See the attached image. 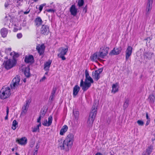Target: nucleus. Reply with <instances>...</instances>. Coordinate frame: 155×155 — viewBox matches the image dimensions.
<instances>
[{
  "instance_id": "obj_24",
  "label": "nucleus",
  "mask_w": 155,
  "mask_h": 155,
  "mask_svg": "<svg viewBox=\"0 0 155 155\" xmlns=\"http://www.w3.org/2000/svg\"><path fill=\"white\" fill-rule=\"evenodd\" d=\"M112 92L114 93H115L118 91V85L117 83L113 84L112 86Z\"/></svg>"
},
{
  "instance_id": "obj_25",
  "label": "nucleus",
  "mask_w": 155,
  "mask_h": 155,
  "mask_svg": "<svg viewBox=\"0 0 155 155\" xmlns=\"http://www.w3.org/2000/svg\"><path fill=\"white\" fill-rule=\"evenodd\" d=\"M68 129V127L67 125L64 126L60 130V134L61 135H63L64 133Z\"/></svg>"
},
{
  "instance_id": "obj_52",
  "label": "nucleus",
  "mask_w": 155,
  "mask_h": 155,
  "mask_svg": "<svg viewBox=\"0 0 155 155\" xmlns=\"http://www.w3.org/2000/svg\"><path fill=\"white\" fill-rule=\"evenodd\" d=\"M95 155H102V154L98 152Z\"/></svg>"
},
{
  "instance_id": "obj_58",
  "label": "nucleus",
  "mask_w": 155,
  "mask_h": 155,
  "mask_svg": "<svg viewBox=\"0 0 155 155\" xmlns=\"http://www.w3.org/2000/svg\"><path fill=\"white\" fill-rule=\"evenodd\" d=\"M38 0H34V2H36L38 1Z\"/></svg>"
},
{
  "instance_id": "obj_7",
  "label": "nucleus",
  "mask_w": 155,
  "mask_h": 155,
  "mask_svg": "<svg viewBox=\"0 0 155 155\" xmlns=\"http://www.w3.org/2000/svg\"><path fill=\"white\" fill-rule=\"evenodd\" d=\"M68 50V48H65L63 47L60 48L59 49V51L60 52V53L58 54V56L61 58L63 60H65L66 58L64 57V55L66 54Z\"/></svg>"
},
{
  "instance_id": "obj_14",
  "label": "nucleus",
  "mask_w": 155,
  "mask_h": 155,
  "mask_svg": "<svg viewBox=\"0 0 155 155\" xmlns=\"http://www.w3.org/2000/svg\"><path fill=\"white\" fill-rule=\"evenodd\" d=\"M45 48V46L43 44L41 45H39L37 46L36 49L39 54L41 55L44 53Z\"/></svg>"
},
{
  "instance_id": "obj_10",
  "label": "nucleus",
  "mask_w": 155,
  "mask_h": 155,
  "mask_svg": "<svg viewBox=\"0 0 155 155\" xmlns=\"http://www.w3.org/2000/svg\"><path fill=\"white\" fill-rule=\"evenodd\" d=\"M153 2V0H148L146 10V14L147 15H148L150 12Z\"/></svg>"
},
{
  "instance_id": "obj_4",
  "label": "nucleus",
  "mask_w": 155,
  "mask_h": 155,
  "mask_svg": "<svg viewBox=\"0 0 155 155\" xmlns=\"http://www.w3.org/2000/svg\"><path fill=\"white\" fill-rule=\"evenodd\" d=\"M97 108V107L93 106L90 112L87 124L89 126H92L96 115Z\"/></svg>"
},
{
  "instance_id": "obj_34",
  "label": "nucleus",
  "mask_w": 155,
  "mask_h": 155,
  "mask_svg": "<svg viewBox=\"0 0 155 155\" xmlns=\"http://www.w3.org/2000/svg\"><path fill=\"white\" fill-rule=\"evenodd\" d=\"M45 3H44L43 4H42L40 5V6L39 8V10L40 11V12H41V11L42 10L44 6H45L46 5Z\"/></svg>"
},
{
  "instance_id": "obj_59",
  "label": "nucleus",
  "mask_w": 155,
  "mask_h": 155,
  "mask_svg": "<svg viewBox=\"0 0 155 155\" xmlns=\"http://www.w3.org/2000/svg\"><path fill=\"white\" fill-rule=\"evenodd\" d=\"M48 72H46L45 73V74H48Z\"/></svg>"
},
{
  "instance_id": "obj_64",
  "label": "nucleus",
  "mask_w": 155,
  "mask_h": 155,
  "mask_svg": "<svg viewBox=\"0 0 155 155\" xmlns=\"http://www.w3.org/2000/svg\"><path fill=\"white\" fill-rule=\"evenodd\" d=\"M18 1H17V3H18Z\"/></svg>"
},
{
  "instance_id": "obj_55",
  "label": "nucleus",
  "mask_w": 155,
  "mask_h": 155,
  "mask_svg": "<svg viewBox=\"0 0 155 155\" xmlns=\"http://www.w3.org/2000/svg\"><path fill=\"white\" fill-rule=\"evenodd\" d=\"M8 50H9V51H11V48H8Z\"/></svg>"
},
{
  "instance_id": "obj_47",
  "label": "nucleus",
  "mask_w": 155,
  "mask_h": 155,
  "mask_svg": "<svg viewBox=\"0 0 155 155\" xmlns=\"http://www.w3.org/2000/svg\"><path fill=\"white\" fill-rule=\"evenodd\" d=\"M146 117L147 119V120H150V118H149V116H148V113L146 112Z\"/></svg>"
},
{
  "instance_id": "obj_44",
  "label": "nucleus",
  "mask_w": 155,
  "mask_h": 155,
  "mask_svg": "<svg viewBox=\"0 0 155 155\" xmlns=\"http://www.w3.org/2000/svg\"><path fill=\"white\" fill-rule=\"evenodd\" d=\"M54 95H52V94H51V95L49 99L50 100H51V101H52L53 99L54 98Z\"/></svg>"
},
{
  "instance_id": "obj_56",
  "label": "nucleus",
  "mask_w": 155,
  "mask_h": 155,
  "mask_svg": "<svg viewBox=\"0 0 155 155\" xmlns=\"http://www.w3.org/2000/svg\"><path fill=\"white\" fill-rule=\"evenodd\" d=\"M15 154L16 155H19V154L17 152L15 153Z\"/></svg>"
},
{
  "instance_id": "obj_28",
  "label": "nucleus",
  "mask_w": 155,
  "mask_h": 155,
  "mask_svg": "<svg viewBox=\"0 0 155 155\" xmlns=\"http://www.w3.org/2000/svg\"><path fill=\"white\" fill-rule=\"evenodd\" d=\"M18 122L16 120H14L12 123V129L13 130H15L18 126Z\"/></svg>"
},
{
  "instance_id": "obj_1",
  "label": "nucleus",
  "mask_w": 155,
  "mask_h": 155,
  "mask_svg": "<svg viewBox=\"0 0 155 155\" xmlns=\"http://www.w3.org/2000/svg\"><path fill=\"white\" fill-rule=\"evenodd\" d=\"M74 135L72 134H68L65 140L63 141L62 139L58 140L59 142L58 147H60L61 150L65 149L66 151H68L71 148L73 144Z\"/></svg>"
},
{
  "instance_id": "obj_16",
  "label": "nucleus",
  "mask_w": 155,
  "mask_h": 155,
  "mask_svg": "<svg viewBox=\"0 0 155 155\" xmlns=\"http://www.w3.org/2000/svg\"><path fill=\"white\" fill-rule=\"evenodd\" d=\"M52 116H50L48 118V121H47V120H44L42 124L44 126L49 127L50 126L52 123Z\"/></svg>"
},
{
  "instance_id": "obj_9",
  "label": "nucleus",
  "mask_w": 155,
  "mask_h": 155,
  "mask_svg": "<svg viewBox=\"0 0 155 155\" xmlns=\"http://www.w3.org/2000/svg\"><path fill=\"white\" fill-rule=\"evenodd\" d=\"M49 32V27L47 25H43L40 29V33L44 35H47Z\"/></svg>"
},
{
  "instance_id": "obj_5",
  "label": "nucleus",
  "mask_w": 155,
  "mask_h": 155,
  "mask_svg": "<svg viewBox=\"0 0 155 155\" xmlns=\"http://www.w3.org/2000/svg\"><path fill=\"white\" fill-rule=\"evenodd\" d=\"M11 94L10 88L7 86L2 87L0 91V98L2 100L6 99L9 97Z\"/></svg>"
},
{
  "instance_id": "obj_43",
  "label": "nucleus",
  "mask_w": 155,
  "mask_h": 155,
  "mask_svg": "<svg viewBox=\"0 0 155 155\" xmlns=\"http://www.w3.org/2000/svg\"><path fill=\"white\" fill-rule=\"evenodd\" d=\"M41 118H42V117H41V116H39V117L37 120V122H38V123H40V122H41Z\"/></svg>"
},
{
  "instance_id": "obj_53",
  "label": "nucleus",
  "mask_w": 155,
  "mask_h": 155,
  "mask_svg": "<svg viewBox=\"0 0 155 155\" xmlns=\"http://www.w3.org/2000/svg\"><path fill=\"white\" fill-rule=\"evenodd\" d=\"M106 47H104V49H103V50H101V51H104V52H105V51H104V50H105V49L106 48Z\"/></svg>"
},
{
  "instance_id": "obj_41",
  "label": "nucleus",
  "mask_w": 155,
  "mask_h": 155,
  "mask_svg": "<svg viewBox=\"0 0 155 155\" xmlns=\"http://www.w3.org/2000/svg\"><path fill=\"white\" fill-rule=\"evenodd\" d=\"M74 115L75 118H77L79 115L78 112V111H76V112L74 113Z\"/></svg>"
},
{
  "instance_id": "obj_12",
  "label": "nucleus",
  "mask_w": 155,
  "mask_h": 155,
  "mask_svg": "<svg viewBox=\"0 0 155 155\" xmlns=\"http://www.w3.org/2000/svg\"><path fill=\"white\" fill-rule=\"evenodd\" d=\"M133 48L130 46H128L125 51L126 60L127 61L132 53Z\"/></svg>"
},
{
  "instance_id": "obj_3",
  "label": "nucleus",
  "mask_w": 155,
  "mask_h": 155,
  "mask_svg": "<svg viewBox=\"0 0 155 155\" xmlns=\"http://www.w3.org/2000/svg\"><path fill=\"white\" fill-rule=\"evenodd\" d=\"M93 82L94 81L92 78L91 77H89L87 78H86L84 82L83 81V79L81 80L80 86L82 87V89L85 91L90 87L91 83H93Z\"/></svg>"
},
{
  "instance_id": "obj_27",
  "label": "nucleus",
  "mask_w": 155,
  "mask_h": 155,
  "mask_svg": "<svg viewBox=\"0 0 155 155\" xmlns=\"http://www.w3.org/2000/svg\"><path fill=\"white\" fill-rule=\"evenodd\" d=\"M28 101H26V103L25 104L24 106H23L22 107V110L21 112V113H22L23 112L24 113H25L27 112L28 107Z\"/></svg>"
},
{
  "instance_id": "obj_20",
  "label": "nucleus",
  "mask_w": 155,
  "mask_h": 155,
  "mask_svg": "<svg viewBox=\"0 0 155 155\" xmlns=\"http://www.w3.org/2000/svg\"><path fill=\"white\" fill-rule=\"evenodd\" d=\"M22 71H24V73L25 76L27 78H29L30 75V68L28 67H26L24 69H22Z\"/></svg>"
},
{
  "instance_id": "obj_61",
  "label": "nucleus",
  "mask_w": 155,
  "mask_h": 155,
  "mask_svg": "<svg viewBox=\"0 0 155 155\" xmlns=\"http://www.w3.org/2000/svg\"><path fill=\"white\" fill-rule=\"evenodd\" d=\"M5 7H7V5H5Z\"/></svg>"
},
{
  "instance_id": "obj_15",
  "label": "nucleus",
  "mask_w": 155,
  "mask_h": 155,
  "mask_svg": "<svg viewBox=\"0 0 155 155\" xmlns=\"http://www.w3.org/2000/svg\"><path fill=\"white\" fill-rule=\"evenodd\" d=\"M70 12L71 15L75 16L78 13V9L76 8L75 5H71L70 8Z\"/></svg>"
},
{
  "instance_id": "obj_40",
  "label": "nucleus",
  "mask_w": 155,
  "mask_h": 155,
  "mask_svg": "<svg viewBox=\"0 0 155 155\" xmlns=\"http://www.w3.org/2000/svg\"><path fill=\"white\" fill-rule=\"evenodd\" d=\"M47 11L48 12H51L53 13L55 11V10H54L53 9H49L47 10Z\"/></svg>"
},
{
  "instance_id": "obj_17",
  "label": "nucleus",
  "mask_w": 155,
  "mask_h": 155,
  "mask_svg": "<svg viewBox=\"0 0 155 155\" xmlns=\"http://www.w3.org/2000/svg\"><path fill=\"white\" fill-rule=\"evenodd\" d=\"M153 148L152 146H149L146 149V151L144 152L141 155H150L152 152Z\"/></svg>"
},
{
  "instance_id": "obj_36",
  "label": "nucleus",
  "mask_w": 155,
  "mask_h": 155,
  "mask_svg": "<svg viewBox=\"0 0 155 155\" xmlns=\"http://www.w3.org/2000/svg\"><path fill=\"white\" fill-rule=\"evenodd\" d=\"M85 78H87L89 77H90L89 75L88 72L87 70H86L85 71Z\"/></svg>"
},
{
  "instance_id": "obj_42",
  "label": "nucleus",
  "mask_w": 155,
  "mask_h": 155,
  "mask_svg": "<svg viewBox=\"0 0 155 155\" xmlns=\"http://www.w3.org/2000/svg\"><path fill=\"white\" fill-rule=\"evenodd\" d=\"M39 147V145H38V143H37L35 146L34 150H37V151H38Z\"/></svg>"
},
{
  "instance_id": "obj_30",
  "label": "nucleus",
  "mask_w": 155,
  "mask_h": 155,
  "mask_svg": "<svg viewBox=\"0 0 155 155\" xmlns=\"http://www.w3.org/2000/svg\"><path fill=\"white\" fill-rule=\"evenodd\" d=\"M46 113V111H45V110H41L40 111L39 116H41L42 118H43L44 117Z\"/></svg>"
},
{
  "instance_id": "obj_57",
  "label": "nucleus",
  "mask_w": 155,
  "mask_h": 155,
  "mask_svg": "<svg viewBox=\"0 0 155 155\" xmlns=\"http://www.w3.org/2000/svg\"><path fill=\"white\" fill-rule=\"evenodd\" d=\"M12 151H13L14 150V148H13L12 149Z\"/></svg>"
},
{
  "instance_id": "obj_54",
  "label": "nucleus",
  "mask_w": 155,
  "mask_h": 155,
  "mask_svg": "<svg viewBox=\"0 0 155 155\" xmlns=\"http://www.w3.org/2000/svg\"><path fill=\"white\" fill-rule=\"evenodd\" d=\"M149 39L150 40H151V39H150V37H147L146 40H147L148 39Z\"/></svg>"
},
{
  "instance_id": "obj_13",
  "label": "nucleus",
  "mask_w": 155,
  "mask_h": 155,
  "mask_svg": "<svg viewBox=\"0 0 155 155\" xmlns=\"http://www.w3.org/2000/svg\"><path fill=\"white\" fill-rule=\"evenodd\" d=\"M121 50L122 48L120 47L118 48H114L109 53V55H117L120 53Z\"/></svg>"
},
{
  "instance_id": "obj_32",
  "label": "nucleus",
  "mask_w": 155,
  "mask_h": 155,
  "mask_svg": "<svg viewBox=\"0 0 155 155\" xmlns=\"http://www.w3.org/2000/svg\"><path fill=\"white\" fill-rule=\"evenodd\" d=\"M129 100L128 99H126L124 105V107L125 108L127 107L129 104Z\"/></svg>"
},
{
  "instance_id": "obj_45",
  "label": "nucleus",
  "mask_w": 155,
  "mask_h": 155,
  "mask_svg": "<svg viewBox=\"0 0 155 155\" xmlns=\"http://www.w3.org/2000/svg\"><path fill=\"white\" fill-rule=\"evenodd\" d=\"M83 11L85 13H86L87 12V5H86L83 9Z\"/></svg>"
},
{
  "instance_id": "obj_48",
  "label": "nucleus",
  "mask_w": 155,
  "mask_h": 155,
  "mask_svg": "<svg viewBox=\"0 0 155 155\" xmlns=\"http://www.w3.org/2000/svg\"><path fill=\"white\" fill-rule=\"evenodd\" d=\"M38 151H37V150H34L33 155H37Z\"/></svg>"
},
{
  "instance_id": "obj_26",
  "label": "nucleus",
  "mask_w": 155,
  "mask_h": 155,
  "mask_svg": "<svg viewBox=\"0 0 155 155\" xmlns=\"http://www.w3.org/2000/svg\"><path fill=\"white\" fill-rule=\"evenodd\" d=\"M35 22L36 25L38 26H40L41 25L42 23V21L40 17H38L35 19Z\"/></svg>"
},
{
  "instance_id": "obj_19",
  "label": "nucleus",
  "mask_w": 155,
  "mask_h": 155,
  "mask_svg": "<svg viewBox=\"0 0 155 155\" xmlns=\"http://www.w3.org/2000/svg\"><path fill=\"white\" fill-rule=\"evenodd\" d=\"M80 90V88L78 85H76L74 86L73 89V95L74 97L78 94Z\"/></svg>"
},
{
  "instance_id": "obj_8",
  "label": "nucleus",
  "mask_w": 155,
  "mask_h": 155,
  "mask_svg": "<svg viewBox=\"0 0 155 155\" xmlns=\"http://www.w3.org/2000/svg\"><path fill=\"white\" fill-rule=\"evenodd\" d=\"M5 68L7 70L9 69L14 66V61L11 59H9L3 63Z\"/></svg>"
},
{
  "instance_id": "obj_11",
  "label": "nucleus",
  "mask_w": 155,
  "mask_h": 155,
  "mask_svg": "<svg viewBox=\"0 0 155 155\" xmlns=\"http://www.w3.org/2000/svg\"><path fill=\"white\" fill-rule=\"evenodd\" d=\"M103 69L102 68H99L98 70H96L94 73H93V77L97 81L100 78V74L102 72Z\"/></svg>"
},
{
  "instance_id": "obj_62",
  "label": "nucleus",
  "mask_w": 155,
  "mask_h": 155,
  "mask_svg": "<svg viewBox=\"0 0 155 155\" xmlns=\"http://www.w3.org/2000/svg\"><path fill=\"white\" fill-rule=\"evenodd\" d=\"M1 152L0 151V154H1Z\"/></svg>"
},
{
  "instance_id": "obj_49",
  "label": "nucleus",
  "mask_w": 155,
  "mask_h": 155,
  "mask_svg": "<svg viewBox=\"0 0 155 155\" xmlns=\"http://www.w3.org/2000/svg\"><path fill=\"white\" fill-rule=\"evenodd\" d=\"M30 12V10L28 11H26L24 12V14H28Z\"/></svg>"
},
{
  "instance_id": "obj_51",
  "label": "nucleus",
  "mask_w": 155,
  "mask_h": 155,
  "mask_svg": "<svg viewBox=\"0 0 155 155\" xmlns=\"http://www.w3.org/2000/svg\"><path fill=\"white\" fill-rule=\"evenodd\" d=\"M150 122V120H147V123L146 124V125H148L149 124Z\"/></svg>"
},
{
  "instance_id": "obj_29",
  "label": "nucleus",
  "mask_w": 155,
  "mask_h": 155,
  "mask_svg": "<svg viewBox=\"0 0 155 155\" xmlns=\"http://www.w3.org/2000/svg\"><path fill=\"white\" fill-rule=\"evenodd\" d=\"M84 3V0H78V5L79 7L82 6Z\"/></svg>"
},
{
  "instance_id": "obj_39",
  "label": "nucleus",
  "mask_w": 155,
  "mask_h": 155,
  "mask_svg": "<svg viewBox=\"0 0 155 155\" xmlns=\"http://www.w3.org/2000/svg\"><path fill=\"white\" fill-rule=\"evenodd\" d=\"M56 90H57V89H56V88H53L51 94H52V95H54V94L56 92Z\"/></svg>"
},
{
  "instance_id": "obj_2",
  "label": "nucleus",
  "mask_w": 155,
  "mask_h": 155,
  "mask_svg": "<svg viewBox=\"0 0 155 155\" xmlns=\"http://www.w3.org/2000/svg\"><path fill=\"white\" fill-rule=\"evenodd\" d=\"M109 48L106 47L105 49V52L103 51H100L99 52H97L92 55L90 58L92 61L96 60L97 59H99L100 58H103L108 54Z\"/></svg>"
},
{
  "instance_id": "obj_46",
  "label": "nucleus",
  "mask_w": 155,
  "mask_h": 155,
  "mask_svg": "<svg viewBox=\"0 0 155 155\" xmlns=\"http://www.w3.org/2000/svg\"><path fill=\"white\" fill-rule=\"evenodd\" d=\"M46 79V78L45 76L43 77V78L40 80V82L43 81Z\"/></svg>"
},
{
  "instance_id": "obj_23",
  "label": "nucleus",
  "mask_w": 155,
  "mask_h": 155,
  "mask_svg": "<svg viewBox=\"0 0 155 155\" xmlns=\"http://www.w3.org/2000/svg\"><path fill=\"white\" fill-rule=\"evenodd\" d=\"M51 64V61H49L46 62L44 64V69L46 71L49 70V68Z\"/></svg>"
},
{
  "instance_id": "obj_37",
  "label": "nucleus",
  "mask_w": 155,
  "mask_h": 155,
  "mask_svg": "<svg viewBox=\"0 0 155 155\" xmlns=\"http://www.w3.org/2000/svg\"><path fill=\"white\" fill-rule=\"evenodd\" d=\"M37 130H39V129H38L37 127H34L33 128H32V132H36L37 131Z\"/></svg>"
},
{
  "instance_id": "obj_63",
  "label": "nucleus",
  "mask_w": 155,
  "mask_h": 155,
  "mask_svg": "<svg viewBox=\"0 0 155 155\" xmlns=\"http://www.w3.org/2000/svg\"><path fill=\"white\" fill-rule=\"evenodd\" d=\"M24 81L25 82V80H24Z\"/></svg>"
},
{
  "instance_id": "obj_18",
  "label": "nucleus",
  "mask_w": 155,
  "mask_h": 155,
  "mask_svg": "<svg viewBox=\"0 0 155 155\" xmlns=\"http://www.w3.org/2000/svg\"><path fill=\"white\" fill-rule=\"evenodd\" d=\"M25 61L27 63H33L34 61L33 56L31 55H30L28 57H26Z\"/></svg>"
},
{
  "instance_id": "obj_38",
  "label": "nucleus",
  "mask_w": 155,
  "mask_h": 155,
  "mask_svg": "<svg viewBox=\"0 0 155 155\" xmlns=\"http://www.w3.org/2000/svg\"><path fill=\"white\" fill-rule=\"evenodd\" d=\"M17 37L18 39H20L22 37V35L21 33H19L17 35Z\"/></svg>"
},
{
  "instance_id": "obj_21",
  "label": "nucleus",
  "mask_w": 155,
  "mask_h": 155,
  "mask_svg": "<svg viewBox=\"0 0 155 155\" xmlns=\"http://www.w3.org/2000/svg\"><path fill=\"white\" fill-rule=\"evenodd\" d=\"M27 139L25 137H23L19 140H17L16 141L18 142L19 144L22 145L25 144L27 143Z\"/></svg>"
},
{
  "instance_id": "obj_31",
  "label": "nucleus",
  "mask_w": 155,
  "mask_h": 155,
  "mask_svg": "<svg viewBox=\"0 0 155 155\" xmlns=\"http://www.w3.org/2000/svg\"><path fill=\"white\" fill-rule=\"evenodd\" d=\"M149 99L151 102H153L154 101V97L153 95H151L149 96Z\"/></svg>"
},
{
  "instance_id": "obj_33",
  "label": "nucleus",
  "mask_w": 155,
  "mask_h": 155,
  "mask_svg": "<svg viewBox=\"0 0 155 155\" xmlns=\"http://www.w3.org/2000/svg\"><path fill=\"white\" fill-rule=\"evenodd\" d=\"M9 108L8 107H7V109H6V115L5 117V120H7L8 119V114L9 113Z\"/></svg>"
},
{
  "instance_id": "obj_35",
  "label": "nucleus",
  "mask_w": 155,
  "mask_h": 155,
  "mask_svg": "<svg viewBox=\"0 0 155 155\" xmlns=\"http://www.w3.org/2000/svg\"><path fill=\"white\" fill-rule=\"evenodd\" d=\"M137 124L143 126L144 124V123L143 121L141 120H138L137 122Z\"/></svg>"
},
{
  "instance_id": "obj_22",
  "label": "nucleus",
  "mask_w": 155,
  "mask_h": 155,
  "mask_svg": "<svg viewBox=\"0 0 155 155\" xmlns=\"http://www.w3.org/2000/svg\"><path fill=\"white\" fill-rule=\"evenodd\" d=\"M8 32L7 29L5 28H3L1 30V33L3 38H5Z\"/></svg>"
},
{
  "instance_id": "obj_6",
  "label": "nucleus",
  "mask_w": 155,
  "mask_h": 155,
  "mask_svg": "<svg viewBox=\"0 0 155 155\" xmlns=\"http://www.w3.org/2000/svg\"><path fill=\"white\" fill-rule=\"evenodd\" d=\"M20 78L19 77L17 76L13 79L10 86L12 89L16 88L19 85Z\"/></svg>"
},
{
  "instance_id": "obj_50",
  "label": "nucleus",
  "mask_w": 155,
  "mask_h": 155,
  "mask_svg": "<svg viewBox=\"0 0 155 155\" xmlns=\"http://www.w3.org/2000/svg\"><path fill=\"white\" fill-rule=\"evenodd\" d=\"M39 123V124L36 126L38 129H39V127L41 126V122H40V123Z\"/></svg>"
},
{
  "instance_id": "obj_60",
  "label": "nucleus",
  "mask_w": 155,
  "mask_h": 155,
  "mask_svg": "<svg viewBox=\"0 0 155 155\" xmlns=\"http://www.w3.org/2000/svg\"><path fill=\"white\" fill-rule=\"evenodd\" d=\"M18 1H22V0H18Z\"/></svg>"
}]
</instances>
